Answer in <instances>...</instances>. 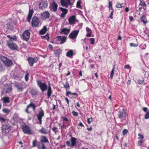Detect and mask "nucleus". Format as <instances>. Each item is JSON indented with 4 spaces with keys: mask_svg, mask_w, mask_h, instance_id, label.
I'll list each match as a JSON object with an SVG mask.
<instances>
[{
    "mask_svg": "<svg viewBox=\"0 0 149 149\" xmlns=\"http://www.w3.org/2000/svg\"><path fill=\"white\" fill-rule=\"evenodd\" d=\"M81 2L79 1L77 2V7L79 8H80L81 6L80 5Z\"/></svg>",
    "mask_w": 149,
    "mask_h": 149,
    "instance_id": "51",
    "label": "nucleus"
},
{
    "mask_svg": "<svg viewBox=\"0 0 149 149\" xmlns=\"http://www.w3.org/2000/svg\"><path fill=\"white\" fill-rule=\"evenodd\" d=\"M138 136H139L138 139H143L144 138L143 136L140 133H139L138 134Z\"/></svg>",
    "mask_w": 149,
    "mask_h": 149,
    "instance_id": "45",
    "label": "nucleus"
},
{
    "mask_svg": "<svg viewBox=\"0 0 149 149\" xmlns=\"http://www.w3.org/2000/svg\"><path fill=\"white\" fill-rule=\"evenodd\" d=\"M52 130L55 132L56 134V133L58 132V128L57 127H54L52 128Z\"/></svg>",
    "mask_w": 149,
    "mask_h": 149,
    "instance_id": "47",
    "label": "nucleus"
},
{
    "mask_svg": "<svg viewBox=\"0 0 149 149\" xmlns=\"http://www.w3.org/2000/svg\"><path fill=\"white\" fill-rule=\"evenodd\" d=\"M77 141V139L74 137H72L71 138V147H72L76 145Z\"/></svg>",
    "mask_w": 149,
    "mask_h": 149,
    "instance_id": "18",
    "label": "nucleus"
},
{
    "mask_svg": "<svg viewBox=\"0 0 149 149\" xmlns=\"http://www.w3.org/2000/svg\"><path fill=\"white\" fill-rule=\"evenodd\" d=\"M15 86L17 88V90L18 91H22L23 90V88L22 85L21 84L16 83L15 84Z\"/></svg>",
    "mask_w": 149,
    "mask_h": 149,
    "instance_id": "22",
    "label": "nucleus"
},
{
    "mask_svg": "<svg viewBox=\"0 0 149 149\" xmlns=\"http://www.w3.org/2000/svg\"><path fill=\"white\" fill-rule=\"evenodd\" d=\"M7 119L3 116L0 115V122L1 123L2 125L4 124V123L7 122Z\"/></svg>",
    "mask_w": 149,
    "mask_h": 149,
    "instance_id": "21",
    "label": "nucleus"
},
{
    "mask_svg": "<svg viewBox=\"0 0 149 149\" xmlns=\"http://www.w3.org/2000/svg\"><path fill=\"white\" fill-rule=\"evenodd\" d=\"M52 93V91L51 90V86H49L48 91H47V96L48 97H49L50 96L51 94Z\"/></svg>",
    "mask_w": 149,
    "mask_h": 149,
    "instance_id": "30",
    "label": "nucleus"
},
{
    "mask_svg": "<svg viewBox=\"0 0 149 149\" xmlns=\"http://www.w3.org/2000/svg\"><path fill=\"white\" fill-rule=\"evenodd\" d=\"M44 116V112L43 110H42L40 111L38 114H37V116L38 120L40 121V124L42 123V117Z\"/></svg>",
    "mask_w": 149,
    "mask_h": 149,
    "instance_id": "12",
    "label": "nucleus"
},
{
    "mask_svg": "<svg viewBox=\"0 0 149 149\" xmlns=\"http://www.w3.org/2000/svg\"><path fill=\"white\" fill-rule=\"evenodd\" d=\"M17 37L16 36H14L13 37H11V38L10 41H12V40H17Z\"/></svg>",
    "mask_w": 149,
    "mask_h": 149,
    "instance_id": "43",
    "label": "nucleus"
},
{
    "mask_svg": "<svg viewBox=\"0 0 149 149\" xmlns=\"http://www.w3.org/2000/svg\"><path fill=\"white\" fill-rule=\"evenodd\" d=\"M37 141L36 139H35L32 141V146L35 147L36 146L37 144Z\"/></svg>",
    "mask_w": 149,
    "mask_h": 149,
    "instance_id": "36",
    "label": "nucleus"
},
{
    "mask_svg": "<svg viewBox=\"0 0 149 149\" xmlns=\"http://www.w3.org/2000/svg\"><path fill=\"white\" fill-rule=\"evenodd\" d=\"M95 39L94 38H92L90 39V40L91 41V44L93 45L95 43Z\"/></svg>",
    "mask_w": 149,
    "mask_h": 149,
    "instance_id": "52",
    "label": "nucleus"
},
{
    "mask_svg": "<svg viewBox=\"0 0 149 149\" xmlns=\"http://www.w3.org/2000/svg\"><path fill=\"white\" fill-rule=\"evenodd\" d=\"M61 51V50L60 49H57L55 51L54 54L56 56H58L60 54Z\"/></svg>",
    "mask_w": 149,
    "mask_h": 149,
    "instance_id": "29",
    "label": "nucleus"
},
{
    "mask_svg": "<svg viewBox=\"0 0 149 149\" xmlns=\"http://www.w3.org/2000/svg\"><path fill=\"white\" fill-rule=\"evenodd\" d=\"M128 131L126 129H124L123 131V135H125L128 133Z\"/></svg>",
    "mask_w": 149,
    "mask_h": 149,
    "instance_id": "50",
    "label": "nucleus"
},
{
    "mask_svg": "<svg viewBox=\"0 0 149 149\" xmlns=\"http://www.w3.org/2000/svg\"><path fill=\"white\" fill-rule=\"evenodd\" d=\"M86 31L88 33H92L91 30L88 27H87L86 28Z\"/></svg>",
    "mask_w": 149,
    "mask_h": 149,
    "instance_id": "55",
    "label": "nucleus"
},
{
    "mask_svg": "<svg viewBox=\"0 0 149 149\" xmlns=\"http://www.w3.org/2000/svg\"><path fill=\"white\" fill-rule=\"evenodd\" d=\"M3 102L5 103H8L10 102L9 97H3L2 98Z\"/></svg>",
    "mask_w": 149,
    "mask_h": 149,
    "instance_id": "32",
    "label": "nucleus"
},
{
    "mask_svg": "<svg viewBox=\"0 0 149 149\" xmlns=\"http://www.w3.org/2000/svg\"><path fill=\"white\" fill-rule=\"evenodd\" d=\"M47 6V3L45 0H42L41 3L39 4L40 8L43 9Z\"/></svg>",
    "mask_w": 149,
    "mask_h": 149,
    "instance_id": "11",
    "label": "nucleus"
},
{
    "mask_svg": "<svg viewBox=\"0 0 149 149\" xmlns=\"http://www.w3.org/2000/svg\"><path fill=\"white\" fill-rule=\"evenodd\" d=\"M40 141L41 143H49L48 139L46 136H41Z\"/></svg>",
    "mask_w": 149,
    "mask_h": 149,
    "instance_id": "23",
    "label": "nucleus"
},
{
    "mask_svg": "<svg viewBox=\"0 0 149 149\" xmlns=\"http://www.w3.org/2000/svg\"><path fill=\"white\" fill-rule=\"evenodd\" d=\"M146 17L144 16H142L141 18V21L144 23L145 24H146L147 22H148L146 21Z\"/></svg>",
    "mask_w": 149,
    "mask_h": 149,
    "instance_id": "35",
    "label": "nucleus"
},
{
    "mask_svg": "<svg viewBox=\"0 0 149 149\" xmlns=\"http://www.w3.org/2000/svg\"><path fill=\"white\" fill-rule=\"evenodd\" d=\"M70 94H72V95H77V94L76 93H71L70 91H67V92L66 93V95L68 96Z\"/></svg>",
    "mask_w": 149,
    "mask_h": 149,
    "instance_id": "37",
    "label": "nucleus"
},
{
    "mask_svg": "<svg viewBox=\"0 0 149 149\" xmlns=\"http://www.w3.org/2000/svg\"><path fill=\"white\" fill-rule=\"evenodd\" d=\"M61 5L67 7L68 5L70 4V0H60Z\"/></svg>",
    "mask_w": 149,
    "mask_h": 149,
    "instance_id": "15",
    "label": "nucleus"
},
{
    "mask_svg": "<svg viewBox=\"0 0 149 149\" xmlns=\"http://www.w3.org/2000/svg\"><path fill=\"white\" fill-rule=\"evenodd\" d=\"M33 12V10L32 9L29 10V14L27 17V21L29 22H30V20L32 16Z\"/></svg>",
    "mask_w": 149,
    "mask_h": 149,
    "instance_id": "19",
    "label": "nucleus"
},
{
    "mask_svg": "<svg viewBox=\"0 0 149 149\" xmlns=\"http://www.w3.org/2000/svg\"><path fill=\"white\" fill-rule=\"evenodd\" d=\"M23 131L25 134H31V130L30 127L28 126H24L23 127Z\"/></svg>",
    "mask_w": 149,
    "mask_h": 149,
    "instance_id": "10",
    "label": "nucleus"
},
{
    "mask_svg": "<svg viewBox=\"0 0 149 149\" xmlns=\"http://www.w3.org/2000/svg\"><path fill=\"white\" fill-rule=\"evenodd\" d=\"M0 59L6 66H10L12 65V62L6 57L1 56Z\"/></svg>",
    "mask_w": 149,
    "mask_h": 149,
    "instance_id": "3",
    "label": "nucleus"
},
{
    "mask_svg": "<svg viewBox=\"0 0 149 149\" xmlns=\"http://www.w3.org/2000/svg\"><path fill=\"white\" fill-rule=\"evenodd\" d=\"M52 47H53V46L49 44V49H50V50L52 49Z\"/></svg>",
    "mask_w": 149,
    "mask_h": 149,
    "instance_id": "64",
    "label": "nucleus"
},
{
    "mask_svg": "<svg viewBox=\"0 0 149 149\" xmlns=\"http://www.w3.org/2000/svg\"><path fill=\"white\" fill-rule=\"evenodd\" d=\"M7 27L8 29L11 30H12L13 29V26L9 23L7 24Z\"/></svg>",
    "mask_w": 149,
    "mask_h": 149,
    "instance_id": "34",
    "label": "nucleus"
},
{
    "mask_svg": "<svg viewBox=\"0 0 149 149\" xmlns=\"http://www.w3.org/2000/svg\"><path fill=\"white\" fill-rule=\"evenodd\" d=\"M73 51L72 50H70L67 52L66 55L68 57H71L73 55Z\"/></svg>",
    "mask_w": 149,
    "mask_h": 149,
    "instance_id": "27",
    "label": "nucleus"
},
{
    "mask_svg": "<svg viewBox=\"0 0 149 149\" xmlns=\"http://www.w3.org/2000/svg\"><path fill=\"white\" fill-rule=\"evenodd\" d=\"M59 9L61 10L63 13L66 14L68 12V9L60 7L59 8Z\"/></svg>",
    "mask_w": 149,
    "mask_h": 149,
    "instance_id": "33",
    "label": "nucleus"
},
{
    "mask_svg": "<svg viewBox=\"0 0 149 149\" xmlns=\"http://www.w3.org/2000/svg\"><path fill=\"white\" fill-rule=\"evenodd\" d=\"M64 87L66 89L69 88L70 87L68 81H66L65 82V85H64Z\"/></svg>",
    "mask_w": 149,
    "mask_h": 149,
    "instance_id": "41",
    "label": "nucleus"
},
{
    "mask_svg": "<svg viewBox=\"0 0 149 149\" xmlns=\"http://www.w3.org/2000/svg\"><path fill=\"white\" fill-rule=\"evenodd\" d=\"M143 142V140H140L138 142V144L139 146H141L142 144V143Z\"/></svg>",
    "mask_w": 149,
    "mask_h": 149,
    "instance_id": "53",
    "label": "nucleus"
},
{
    "mask_svg": "<svg viewBox=\"0 0 149 149\" xmlns=\"http://www.w3.org/2000/svg\"><path fill=\"white\" fill-rule=\"evenodd\" d=\"M140 5L141 6L144 7V6H146V4L144 1H140Z\"/></svg>",
    "mask_w": 149,
    "mask_h": 149,
    "instance_id": "42",
    "label": "nucleus"
},
{
    "mask_svg": "<svg viewBox=\"0 0 149 149\" xmlns=\"http://www.w3.org/2000/svg\"><path fill=\"white\" fill-rule=\"evenodd\" d=\"M30 107H32L33 110L35 111V108L36 107L34 104L32 103H31L29 104L28 105L27 107L26 108L25 110L26 112L28 113H29V112L28 111V109Z\"/></svg>",
    "mask_w": 149,
    "mask_h": 149,
    "instance_id": "16",
    "label": "nucleus"
},
{
    "mask_svg": "<svg viewBox=\"0 0 149 149\" xmlns=\"http://www.w3.org/2000/svg\"><path fill=\"white\" fill-rule=\"evenodd\" d=\"M12 87L10 86H9L8 88H6V89H4V91H5V93H10L12 91Z\"/></svg>",
    "mask_w": 149,
    "mask_h": 149,
    "instance_id": "28",
    "label": "nucleus"
},
{
    "mask_svg": "<svg viewBox=\"0 0 149 149\" xmlns=\"http://www.w3.org/2000/svg\"><path fill=\"white\" fill-rule=\"evenodd\" d=\"M38 61L37 58H32L29 57L28 58V61L30 65L32 66L34 63H36Z\"/></svg>",
    "mask_w": 149,
    "mask_h": 149,
    "instance_id": "14",
    "label": "nucleus"
},
{
    "mask_svg": "<svg viewBox=\"0 0 149 149\" xmlns=\"http://www.w3.org/2000/svg\"><path fill=\"white\" fill-rule=\"evenodd\" d=\"M109 9H111V10H113V9L112 7V4L111 1L109 2Z\"/></svg>",
    "mask_w": 149,
    "mask_h": 149,
    "instance_id": "44",
    "label": "nucleus"
},
{
    "mask_svg": "<svg viewBox=\"0 0 149 149\" xmlns=\"http://www.w3.org/2000/svg\"><path fill=\"white\" fill-rule=\"evenodd\" d=\"M125 5V3H123L121 4L118 3L116 4V6L117 8H121L124 7Z\"/></svg>",
    "mask_w": 149,
    "mask_h": 149,
    "instance_id": "31",
    "label": "nucleus"
},
{
    "mask_svg": "<svg viewBox=\"0 0 149 149\" xmlns=\"http://www.w3.org/2000/svg\"><path fill=\"white\" fill-rule=\"evenodd\" d=\"M113 10L111 12V15H110V16H109V17L111 19H112L113 18V16H113Z\"/></svg>",
    "mask_w": 149,
    "mask_h": 149,
    "instance_id": "62",
    "label": "nucleus"
},
{
    "mask_svg": "<svg viewBox=\"0 0 149 149\" xmlns=\"http://www.w3.org/2000/svg\"><path fill=\"white\" fill-rule=\"evenodd\" d=\"M30 35V32L29 30H26L23 34V37L24 40H29Z\"/></svg>",
    "mask_w": 149,
    "mask_h": 149,
    "instance_id": "9",
    "label": "nucleus"
},
{
    "mask_svg": "<svg viewBox=\"0 0 149 149\" xmlns=\"http://www.w3.org/2000/svg\"><path fill=\"white\" fill-rule=\"evenodd\" d=\"M3 112L6 113H8L10 111V110L7 109H3Z\"/></svg>",
    "mask_w": 149,
    "mask_h": 149,
    "instance_id": "40",
    "label": "nucleus"
},
{
    "mask_svg": "<svg viewBox=\"0 0 149 149\" xmlns=\"http://www.w3.org/2000/svg\"><path fill=\"white\" fill-rule=\"evenodd\" d=\"M125 68L126 69H128L130 68V66L128 65H126L125 66Z\"/></svg>",
    "mask_w": 149,
    "mask_h": 149,
    "instance_id": "60",
    "label": "nucleus"
},
{
    "mask_svg": "<svg viewBox=\"0 0 149 149\" xmlns=\"http://www.w3.org/2000/svg\"><path fill=\"white\" fill-rule=\"evenodd\" d=\"M29 74L28 71H26L25 75V80L26 81H27L29 79Z\"/></svg>",
    "mask_w": 149,
    "mask_h": 149,
    "instance_id": "38",
    "label": "nucleus"
},
{
    "mask_svg": "<svg viewBox=\"0 0 149 149\" xmlns=\"http://www.w3.org/2000/svg\"><path fill=\"white\" fill-rule=\"evenodd\" d=\"M42 37L43 39H46L48 40L49 39V34L47 33L45 36H42Z\"/></svg>",
    "mask_w": 149,
    "mask_h": 149,
    "instance_id": "39",
    "label": "nucleus"
},
{
    "mask_svg": "<svg viewBox=\"0 0 149 149\" xmlns=\"http://www.w3.org/2000/svg\"><path fill=\"white\" fill-rule=\"evenodd\" d=\"M79 32L78 30H75L71 33L69 35V37L72 39L76 38Z\"/></svg>",
    "mask_w": 149,
    "mask_h": 149,
    "instance_id": "13",
    "label": "nucleus"
},
{
    "mask_svg": "<svg viewBox=\"0 0 149 149\" xmlns=\"http://www.w3.org/2000/svg\"><path fill=\"white\" fill-rule=\"evenodd\" d=\"M144 82L143 80H138V83L139 84H142Z\"/></svg>",
    "mask_w": 149,
    "mask_h": 149,
    "instance_id": "58",
    "label": "nucleus"
},
{
    "mask_svg": "<svg viewBox=\"0 0 149 149\" xmlns=\"http://www.w3.org/2000/svg\"><path fill=\"white\" fill-rule=\"evenodd\" d=\"M47 31L46 26H44L43 28L40 31V33L41 35H43Z\"/></svg>",
    "mask_w": 149,
    "mask_h": 149,
    "instance_id": "24",
    "label": "nucleus"
},
{
    "mask_svg": "<svg viewBox=\"0 0 149 149\" xmlns=\"http://www.w3.org/2000/svg\"><path fill=\"white\" fill-rule=\"evenodd\" d=\"M56 39L58 41H60V44H62L65 42L66 40V38L65 36H58Z\"/></svg>",
    "mask_w": 149,
    "mask_h": 149,
    "instance_id": "8",
    "label": "nucleus"
},
{
    "mask_svg": "<svg viewBox=\"0 0 149 149\" xmlns=\"http://www.w3.org/2000/svg\"><path fill=\"white\" fill-rule=\"evenodd\" d=\"M130 45L131 47H137L138 45L137 44H134L132 43H130Z\"/></svg>",
    "mask_w": 149,
    "mask_h": 149,
    "instance_id": "48",
    "label": "nucleus"
},
{
    "mask_svg": "<svg viewBox=\"0 0 149 149\" xmlns=\"http://www.w3.org/2000/svg\"><path fill=\"white\" fill-rule=\"evenodd\" d=\"M114 67L111 71L110 77H111V79H112L113 77L114 74Z\"/></svg>",
    "mask_w": 149,
    "mask_h": 149,
    "instance_id": "46",
    "label": "nucleus"
},
{
    "mask_svg": "<svg viewBox=\"0 0 149 149\" xmlns=\"http://www.w3.org/2000/svg\"><path fill=\"white\" fill-rule=\"evenodd\" d=\"M72 113L73 115H74L75 116H77L78 115L77 113L75 112L74 111H72Z\"/></svg>",
    "mask_w": 149,
    "mask_h": 149,
    "instance_id": "57",
    "label": "nucleus"
},
{
    "mask_svg": "<svg viewBox=\"0 0 149 149\" xmlns=\"http://www.w3.org/2000/svg\"><path fill=\"white\" fill-rule=\"evenodd\" d=\"M145 118L146 119L149 118V112L148 111L147 113L145 116Z\"/></svg>",
    "mask_w": 149,
    "mask_h": 149,
    "instance_id": "49",
    "label": "nucleus"
},
{
    "mask_svg": "<svg viewBox=\"0 0 149 149\" xmlns=\"http://www.w3.org/2000/svg\"><path fill=\"white\" fill-rule=\"evenodd\" d=\"M66 14H65L64 13H62L61 14V17H63V18H64V17H65V15Z\"/></svg>",
    "mask_w": 149,
    "mask_h": 149,
    "instance_id": "63",
    "label": "nucleus"
},
{
    "mask_svg": "<svg viewBox=\"0 0 149 149\" xmlns=\"http://www.w3.org/2000/svg\"><path fill=\"white\" fill-rule=\"evenodd\" d=\"M41 15L44 18L46 19L49 17V14L48 12H45L42 14Z\"/></svg>",
    "mask_w": 149,
    "mask_h": 149,
    "instance_id": "25",
    "label": "nucleus"
},
{
    "mask_svg": "<svg viewBox=\"0 0 149 149\" xmlns=\"http://www.w3.org/2000/svg\"><path fill=\"white\" fill-rule=\"evenodd\" d=\"M40 22L39 18L36 17H34L32 19V26L33 27H36L39 24Z\"/></svg>",
    "mask_w": 149,
    "mask_h": 149,
    "instance_id": "5",
    "label": "nucleus"
},
{
    "mask_svg": "<svg viewBox=\"0 0 149 149\" xmlns=\"http://www.w3.org/2000/svg\"><path fill=\"white\" fill-rule=\"evenodd\" d=\"M39 132L41 133L44 134H47L48 133L47 130L42 127L41 130H39Z\"/></svg>",
    "mask_w": 149,
    "mask_h": 149,
    "instance_id": "26",
    "label": "nucleus"
},
{
    "mask_svg": "<svg viewBox=\"0 0 149 149\" xmlns=\"http://www.w3.org/2000/svg\"><path fill=\"white\" fill-rule=\"evenodd\" d=\"M36 82L38 86L40 87L42 92H43L47 89V86L45 83H42L39 80H37Z\"/></svg>",
    "mask_w": 149,
    "mask_h": 149,
    "instance_id": "2",
    "label": "nucleus"
},
{
    "mask_svg": "<svg viewBox=\"0 0 149 149\" xmlns=\"http://www.w3.org/2000/svg\"><path fill=\"white\" fill-rule=\"evenodd\" d=\"M10 126L8 123H4L2 125V131L5 134L8 133L10 130Z\"/></svg>",
    "mask_w": 149,
    "mask_h": 149,
    "instance_id": "1",
    "label": "nucleus"
},
{
    "mask_svg": "<svg viewBox=\"0 0 149 149\" xmlns=\"http://www.w3.org/2000/svg\"><path fill=\"white\" fill-rule=\"evenodd\" d=\"M127 113L124 109L120 110L118 114V116L120 119L124 118H125Z\"/></svg>",
    "mask_w": 149,
    "mask_h": 149,
    "instance_id": "6",
    "label": "nucleus"
},
{
    "mask_svg": "<svg viewBox=\"0 0 149 149\" xmlns=\"http://www.w3.org/2000/svg\"><path fill=\"white\" fill-rule=\"evenodd\" d=\"M58 6L57 4L54 2L53 1L51 3L50 8L52 11L55 12L57 10Z\"/></svg>",
    "mask_w": 149,
    "mask_h": 149,
    "instance_id": "7",
    "label": "nucleus"
},
{
    "mask_svg": "<svg viewBox=\"0 0 149 149\" xmlns=\"http://www.w3.org/2000/svg\"><path fill=\"white\" fill-rule=\"evenodd\" d=\"M61 30L60 33H63L66 35L68 34L70 31V29H68L65 28L61 29Z\"/></svg>",
    "mask_w": 149,
    "mask_h": 149,
    "instance_id": "20",
    "label": "nucleus"
},
{
    "mask_svg": "<svg viewBox=\"0 0 149 149\" xmlns=\"http://www.w3.org/2000/svg\"><path fill=\"white\" fill-rule=\"evenodd\" d=\"M7 45L8 47L11 50H17L18 49L17 45L15 43L10 41H7Z\"/></svg>",
    "mask_w": 149,
    "mask_h": 149,
    "instance_id": "4",
    "label": "nucleus"
},
{
    "mask_svg": "<svg viewBox=\"0 0 149 149\" xmlns=\"http://www.w3.org/2000/svg\"><path fill=\"white\" fill-rule=\"evenodd\" d=\"M93 118H89L87 119L88 122V124H90V123L92 121Z\"/></svg>",
    "mask_w": 149,
    "mask_h": 149,
    "instance_id": "54",
    "label": "nucleus"
},
{
    "mask_svg": "<svg viewBox=\"0 0 149 149\" xmlns=\"http://www.w3.org/2000/svg\"><path fill=\"white\" fill-rule=\"evenodd\" d=\"M76 21V17L75 16H72L70 17L68 19L69 24H74Z\"/></svg>",
    "mask_w": 149,
    "mask_h": 149,
    "instance_id": "17",
    "label": "nucleus"
},
{
    "mask_svg": "<svg viewBox=\"0 0 149 149\" xmlns=\"http://www.w3.org/2000/svg\"><path fill=\"white\" fill-rule=\"evenodd\" d=\"M63 121L68 122L69 121V120L68 119L66 118L65 117L63 118Z\"/></svg>",
    "mask_w": 149,
    "mask_h": 149,
    "instance_id": "61",
    "label": "nucleus"
},
{
    "mask_svg": "<svg viewBox=\"0 0 149 149\" xmlns=\"http://www.w3.org/2000/svg\"><path fill=\"white\" fill-rule=\"evenodd\" d=\"M42 149H46V147L44 144H42Z\"/></svg>",
    "mask_w": 149,
    "mask_h": 149,
    "instance_id": "59",
    "label": "nucleus"
},
{
    "mask_svg": "<svg viewBox=\"0 0 149 149\" xmlns=\"http://www.w3.org/2000/svg\"><path fill=\"white\" fill-rule=\"evenodd\" d=\"M66 143L68 146H71V143L69 141H67L66 142Z\"/></svg>",
    "mask_w": 149,
    "mask_h": 149,
    "instance_id": "56",
    "label": "nucleus"
}]
</instances>
